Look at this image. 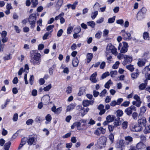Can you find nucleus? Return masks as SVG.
<instances>
[{"label":"nucleus","mask_w":150,"mask_h":150,"mask_svg":"<svg viewBox=\"0 0 150 150\" xmlns=\"http://www.w3.org/2000/svg\"><path fill=\"white\" fill-rule=\"evenodd\" d=\"M86 122V120L81 119L79 122H76L74 124L76 126L78 130H84L87 128Z\"/></svg>","instance_id":"nucleus-1"},{"label":"nucleus","mask_w":150,"mask_h":150,"mask_svg":"<svg viewBox=\"0 0 150 150\" xmlns=\"http://www.w3.org/2000/svg\"><path fill=\"white\" fill-rule=\"evenodd\" d=\"M110 52H112L115 55H116L117 54L116 48L111 44H109L106 47V53L108 54V53Z\"/></svg>","instance_id":"nucleus-2"},{"label":"nucleus","mask_w":150,"mask_h":150,"mask_svg":"<svg viewBox=\"0 0 150 150\" xmlns=\"http://www.w3.org/2000/svg\"><path fill=\"white\" fill-rule=\"evenodd\" d=\"M41 55L39 53H35L33 58L31 59L30 62L33 64L34 65H38L40 62Z\"/></svg>","instance_id":"nucleus-3"},{"label":"nucleus","mask_w":150,"mask_h":150,"mask_svg":"<svg viewBox=\"0 0 150 150\" xmlns=\"http://www.w3.org/2000/svg\"><path fill=\"white\" fill-rule=\"evenodd\" d=\"M128 47V44L125 42H123L122 43H120L118 47V50L120 49L121 53H124L127 51V48Z\"/></svg>","instance_id":"nucleus-4"},{"label":"nucleus","mask_w":150,"mask_h":150,"mask_svg":"<svg viewBox=\"0 0 150 150\" xmlns=\"http://www.w3.org/2000/svg\"><path fill=\"white\" fill-rule=\"evenodd\" d=\"M36 18V14L35 13H32L29 16V21L32 28H33L35 26Z\"/></svg>","instance_id":"nucleus-5"},{"label":"nucleus","mask_w":150,"mask_h":150,"mask_svg":"<svg viewBox=\"0 0 150 150\" xmlns=\"http://www.w3.org/2000/svg\"><path fill=\"white\" fill-rule=\"evenodd\" d=\"M121 33L124 40H129L131 39V34L129 32H126L125 30H123L121 31Z\"/></svg>","instance_id":"nucleus-6"},{"label":"nucleus","mask_w":150,"mask_h":150,"mask_svg":"<svg viewBox=\"0 0 150 150\" xmlns=\"http://www.w3.org/2000/svg\"><path fill=\"white\" fill-rule=\"evenodd\" d=\"M106 138L105 137H100L98 140V144L101 147H104L106 144Z\"/></svg>","instance_id":"nucleus-7"},{"label":"nucleus","mask_w":150,"mask_h":150,"mask_svg":"<svg viewBox=\"0 0 150 150\" xmlns=\"http://www.w3.org/2000/svg\"><path fill=\"white\" fill-rule=\"evenodd\" d=\"M146 120L144 117L139 119L137 121V124L142 127L145 126L146 124Z\"/></svg>","instance_id":"nucleus-8"},{"label":"nucleus","mask_w":150,"mask_h":150,"mask_svg":"<svg viewBox=\"0 0 150 150\" xmlns=\"http://www.w3.org/2000/svg\"><path fill=\"white\" fill-rule=\"evenodd\" d=\"M125 61L123 62V64L124 65H125L131 62L132 61V56L127 55H125L124 56Z\"/></svg>","instance_id":"nucleus-9"},{"label":"nucleus","mask_w":150,"mask_h":150,"mask_svg":"<svg viewBox=\"0 0 150 150\" xmlns=\"http://www.w3.org/2000/svg\"><path fill=\"white\" fill-rule=\"evenodd\" d=\"M132 110L136 111V109L135 107L132 105L127 108L125 110V112L128 115H130L132 113Z\"/></svg>","instance_id":"nucleus-10"},{"label":"nucleus","mask_w":150,"mask_h":150,"mask_svg":"<svg viewBox=\"0 0 150 150\" xmlns=\"http://www.w3.org/2000/svg\"><path fill=\"white\" fill-rule=\"evenodd\" d=\"M123 101V99L122 98H119L117 100H112L110 103V105L112 107L115 106L116 105H120Z\"/></svg>","instance_id":"nucleus-11"},{"label":"nucleus","mask_w":150,"mask_h":150,"mask_svg":"<svg viewBox=\"0 0 150 150\" xmlns=\"http://www.w3.org/2000/svg\"><path fill=\"white\" fill-rule=\"evenodd\" d=\"M94 101L93 100H83L82 102V104L83 106L87 107L89 105H92L94 103Z\"/></svg>","instance_id":"nucleus-12"},{"label":"nucleus","mask_w":150,"mask_h":150,"mask_svg":"<svg viewBox=\"0 0 150 150\" xmlns=\"http://www.w3.org/2000/svg\"><path fill=\"white\" fill-rule=\"evenodd\" d=\"M125 143L126 145H128L133 141V138L130 136H127L125 137Z\"/></svg>","instance_id":"nucleus-13"},{"label":"nucleus","mask_w":150,"mask_h":150,"mask_svg":"<svg viewBox=\"0 0 150 150\" xmlns=\"http://www.w3.org/2000/svg\"><path fill=\"white\" fill-rule=\"evenodd\" d=\"M142 127L139 125L138 124L135 125L131 129V130L133 132H139L142 130Z\"/></svg>","instance_id":"nucleus-14"},{"label":"nucleus","mask_w":150,"mask_h":150,"mask_svg":"<svg viewBox=\"0 0 150 150\" xmlns=\"http://www.w3.org/2000/svg\"><path fill=\"white\" fill-rule=\"evenodd\" d=\"M104 106L102 104L100 105L98 107V109H99L100 111L99 112V114L100 115H102L104 114L105 112V110L104 109Z\"/></svg>","instance_id":"nucleus-15"},{"label":"nucleus","mask_w":150,"mask_h":150,"mask_svg":"<svg viewBox=\"0 0 150 150\" xmlns=\"http://www.w3.org/2000/svg\"><path fill=\"white\" fill-rule=\"evenodd\" d=\"M146 62V60L145 59H139L137 62V64L139 67H142L144 66Z\"/></svg>","instance_id":"nucleus-16"},{"label":"nucleus","mask_w":150,"mask_h":150,"mask_svg":"<svg viewBox=\"0 0 150 150\" xmlns=\"http://www.w3.org/2000/svg\"><path fill=\"white\" fill-rule=\"evenodd\" d=\"M97 75L96 72H95L91 75L90 77V80L93 83H96L97 81V80L96 79Z\"/></svg>","instance_id":"nucleus-17"},{"label":"nucleus","mask_w":150,"mask_h":150,"mask_svg":"<svg viewBox=\"0 0 150 150\" xmlns=\"http://www.w3.org/2000/svg\"><path fill=\"white\" fill-rule=\"evenodd\" d=\"M146 146L142 142H139L136 145V148L138 149L142 150L145 148Z\"/></svg>","instance_id":"nucleus-18"},{"label":"nucleus","mask_w":150,"mask_h":150,"mask_svg":"<svg viewBox=\"0 0 150 150\" xmlns=\"http://www.w3.org/2000/svg\"><path fill=\"white\" fill-rule=\"evenodd\" d=\"M63 2V0H58L56 4V7L57 9H59L62 6Z\"/></svg>","instance_id":"nucleus-19"},{"label":"nucleus","mask_w":150,"mask_h":150,"mask_svg":"<svg viewBox=\"0 0 150 150\" xmlns=\"http://www.w3.org/2000/svg\"><path fill=\"white\" fill-rule=\"evenodd\" d=\"M139 74V72L137 70H136V72H134L132 73L131 74V76L132 78L133 79H135L137 78Z\"/></svg>","instance_id":"nucleus-20"},{"label":"nucleus","mask_w":150,"mask_h":150,"mask_svg":"<svg viewBox=\"0 0 150 150\" xmlns=\"http://www.w3.org/2000/svg\"><path fill=\"white\" fill-rule=\"evenodd\" d=\"M89 108L83 109L79 112V113H80L81 116L82 117H83L86 114H87V112L89 111Z\"/></svg>","instance_id":"nucleus-21"},{"label":"nucleus","mask_w":150,"mask_h":150,"mask_svg":"<svg viewBox=\"0 0 150 150\" xmlns=\"http://www.w3.org/2000/svg\"><path fill=\"white\" fill-rule=\"evenodd\" d=\"M144 15L142 12H138L137 14V18L138 20L141 21L144 18Z\"/></svg>","instance_id":"nucleus-22"},{"label":"nucleus","mask_w":150,"mask_h":150,"mask_svg":"<svg viewBox=\"0 0 150 150\" xmlns=\"http://www.w3.org/2000/svg\"><path fill=\"white\" fill-rule=\"evenodd\" d=\"M79 63V61L77 57L74 58L73 59L72 61V64L73 66L74 67H76L78 65Z\"/></svg>","instance_id":"nucleus-23"},{"label":"nucleus","mask_w":150,"mask_h":150,"mask_svg":"<svg viewBox=\"0 0 150 150\" xmlns=\"http://www.w3.org/2000/svg\"><path fill=\"white\" fill-rule=\"evenodd\" d=\"M124 140L121 139L119 141V143H117L116 144L117 148H119L122 147L124 145Z\"/></svg>","instance_id":"nucleus-24"},{"label":"nucleus","mask_w":150,"mask_h":150,"mask_svg":"<svg viewBox=\"0 0 150 150\" xmlns=\"http://www.w3.org/2000/svg\"><path fill=\"white\" fill-rule=\"evenodd\" d=\"M86 93L85 88L84 87L81 88L79 91V92L78 93L79 96H81L83 94Z\"/></svg>","instance_id":"nucleus-25"},{"label":"nucleus","mask_w":150,"mask_h":150,"mask_svg":"<svg viewBox=\"0 0 150 150\" xmlns=\"http://www.w3.org/2000/svg\"><path fill=\"white\" fill-rule=\"evenodd\" d=\"M61 68L63 69V72L64 73L68 74L69 72V69L68 67H66L63 64H62Z\"/></svg>","instance_id":"nucleus-26"},{"label":"nucleus","mask_w":150,"mask_h":150,"mask_svg":"<svg viewBox=\"0 0 150 150\" xmlns=\"http://www.w3.org/2000/svg\"><path fill=\"white\" fill-rule=\"evenodd\" d=\"M143 132L145 134L150 133V125L145 126Z\"/></svg>","instance_id":"nucleus-27"},{"label":"nucleus","mask_w":150,"mask_h":150,"mask_svg":"<svg viewBox=\"0 0 150 150\" xmlns=\"http://www.w3.org/2000/svg\"><path fill=\"white\" fill-rule=\"evenodd\" d=\"M76 106V105L75 104H71L69 105L67 107L66 110L67 111H69L73 110L74 108Z\"/></svg>","instance_id":"nucleus-28"},{"label":"nucleus","mask_w":150,"mask_h":150,"mask_svg":"<svg viewBox=\"0 0 150 150\" xmlns=\"http://www.w3.org/2000/svg\"><path fill=\"white\" fill-rule=\"evenodd\" d=\"M143 37L144 39L146 40H149L150 38L149 36L148 33L146 32H144L143 34Z\"/></svg>","instance_id":"nucleus-29"},{"label":"nucleus","mask_w":150,"mask_h":150,"mask_svg":"<svg viewBox=\"0 0 150 150\" xmlns=\"http://www.w3.org/2000/svg\"><path fill=\"white\" fill-rule=\"evenodd\" d=\"M146 108L144 106H143L140 108V112L139 115H143L146 110Z\"/></svg>","instance_id":"nucleus-30"},{"label":"nucleus","mask_w":150,"mask_h":150,"mask_svg":"<svg viewBox=\"0 0 150 150\" xmlns=\"http://www.w3.org/2000/svg\"><path fill=\"white\" fill-rule=\"evenodd\" d=\"M35 140V139L34 137H30L28 139L27 142L29 145H31L34 143Z\"/></svg>","instance_id":"nucleus-31"},{"label":"nucleus","mask_w":150,"mask_h":150,"mask_svg":"<svg viewBox=\"0 0 150 150\" xmlns=\"http://www.w3.org/2000/svg\"><path fill=\"white\" fill-rule=\"evenodd\" d=\"M32 3V7L35 8L36 7L38 4V0H30Z\"/></svg>","instance_id":"nucleus-32"},{"label":"nucleus","mask_w":150,"mask_h":150,"mask_svg":"<svg viewBox=\"0 0 150 150\" xmlns=\"http://www.w3.org/2000/svg\"><path fill=\"white\" fill-rule=\"evenodd\" d=\"M93 57V55L92 54L90 53H88L87 55V62L88 63H89L91 61L92 58Z\"/></svg>","instance_id":"nucleus-33"},{"label":"nucleus","mask_w":150,"mask_h":150,"mask_svg":"<svg viewBox=\"0 0 150 150\" xmlns=\"http://www.w3.org/2000/svg\"><path fill=\"white\" fill-rule=\"evenodd\" d=\"M98 12L97 11L92 12L91 14V17L92 20H94L98 15Z\"/></svg>","instance_id":"nucleus-34"},{"label":"nucleus","mask_w":150,"mask_h":150,"mask_svg":"<svg viewBox=\"0 0 150 150\" xmlns=\"http://www.w3.org/2000/svg\"><path fill=\"white\" fill-rule=\"evenodd\" d=\"M114 118L113 116L109 115L106 118V120L109 122H112L114 120Z\"/></svg>","instance_id":"nucleus-35"},{"label":"nucleus","mask_w":150,"mask_h":150,"mask_svg":"<svg viewBox=\"0 0 150 150\" xmlns=\"http://www.w3.org/2000/svg\"><path fill=\"white\" fill-rule=\"evenodd\" d=\"M87 24L88 26H91L92 28H94L96 25L95 22L92 21L87 22Z\"/></svg>","instance_id":"nucleus-36"},{"label":"nucleus","mask_w":150,"mask_h":150,"mask_svg":"<svg viewBox=\"0 0 150 150\" xmlns=\"http://www.w3.org/2000/svg\"><path fill=\"white\" fill-rule=\"evenodd\" d=\"M11 142H8L6 143L4 146V148L5 150H8L11 145Z\"/></svg>","instance_id":"nucleus-37"},{"label":"nucleus","mask_w":150,"mask_h":150,"mask_svg":"<svg viewBox=\"0 0 150 150\" xmlns=\"http://www.w3.org/2000/svg\"><path fill=\"white\" fill-rule=\"evenodd\" d=\"M141 103V101H133L132 102L133 105L136 106L137 107H139L140 106Z\"/></svg>","instance_id":"nucleus-38"},{"label":"nucleus","mask_w":150,"mask_h":150,"mask_svg":"<svg viewBox=\"0 0 150 150\" xmlns=\"http://www.w3.org/2000/svg\"><path fill=\"white\" fill-rule=\"evenodd\" d=\"M128 127V122L127 121L124 122L122 124V127L124 129H126Z\"/></svg>","instance_id":"nucleus-39"},{"label":"nucleus","mask_w":150,"mask_h":150,"mask_svg":"<svg viewBox=\"0 0 150 150\" xmlns=\"http://www.w3.org/2000/svg\"><path fill=\"white\" fill-rule=\"evenodd\" d=\"M110 76L112 77H115L117 74V72L116 70L112 71L110 72Z\"/></svg>","instance_id":"nucleus-40"},{"label":"nucleus","mask_w":150,"mask_h":150,"mask_svg":"<svg viewBox=\"0 0 150 150\" xmlns=\"http://www.w3.org/2000/svg\"><path fill=\"white\" fill-rule=\"evenodd\" d=\"M147 85V83H142L139 86V89L142 90H144L146 88Z\"/></svg>","instance_id":"nucleus-41"},{"label":"nucleus","mask_w":150,"mask_h":150,"mask_svg":"<svg viewBox=\"0 0 150 150\" xmlns=\"http://www.w3.org/2000/svg\"><path fill=\"white\" fill-rule=\"evenodd\" d=\"M112 84V83L110 80H109L105 84V87L107 88H110V86Z\"/></svg>","instance_id":"nucleus-42"},{"label":"nucleus","mask_w":150,"mask_h":150,"mask_svg":"<svg viewBox=\"0 0 150 150\" xmlns=\"http://www.w3.org/2000/svg\"><path fill=\"white\" fill-rule=\"evenodd\" d=\"M50 97L47 95L44 96L42 99V100H45L46 103L49 102L50 101Z\"/></svg>","instance_id":"nucleus-43"},{"label":"nucleus","mask_w":150,"mask_h":150,"mask_svg":"<svg viewBox=\"0 0 150 150\" xmlns=\"http://www.w3.org/2000/svg\"><path fill=\"white\" fill-rule=\"evenodd\" d=\"M102 32L100 31H98L95 34V37L97 39H100L101 38Z\"/></svg>","instance_id":"nucleus-44"},{"label":"nucleus","mask_w":150,"mask_h":150,"mask_svg":"<svg viewBox=\"0 0 150 150\" xmlns=\"http://www.w3.org/2000/svg\"><path fill=\"white\" fill-rule=\"evenodd\" d=\"M120 64V62L119 61H116L112 66V68L113 69H117Z\"/></svg>","instance_id":"nucleus-45"},{"label":"nucleus","mask_w":150,"mask_h":150,"mask_svg":"<svg viewBox=\"0 0 150 150\" xmlns=\"http://www.w3.org/2000/svg\"><path fill=\"white\" fill-rule=\"evenodd\" d=\"M126 68L128 69L131 71H133L134 69L133 66L132 65H131V64H129V65L126 66Z\"/></svg>","instance_id":"nucleus-46"},{"label":"nucleus","mask_w":150,"mask_h":150,"mask_svg":"<svg viewBox=\"0 0 150 150\" xmlns=\"http://www.w3.org/2000/svg\"><path fill=\"white\" fill-rule=\"evenodd\" d=\"M72 88L71 86H68L66 89V91L67 94H70L72 91Z\"/></svg>","instance_id":"nucleus-47"},{"label":"nucleus","mask_w":150,"mask_h":150,"mask_svg":"<svg viewBox=\"0 0 150 150\" xmlns=\"http://www.w3.org/2000/svg\"><path fill=\"white\" fill-rule=\"evenodd\" d=\"M109 138L111 142V143H112L113 142V140L114 139V135L113 134H111L109 136Z\"/></svg>","instance_id":"nucleus-48"},{"label":"nucleus","mask_w":150,"mask_h":150,"mask_svg":"<svg viewBox=\"0 0 150 150\" xmlns=\"http://www.w3.org/2000/svg\"><path fill=\"white\" fill-rule=\"evenodd\" d=\"M115 20V17L113 16V17L110 18L108 19V23H113Z\"/></svg>","instance_id":"nucleus-49"},{"label":"nucleus","mask_w":150,"mask_h":150,"mask_svg":"<svg viewBox=\"0 0 150 150\" xmlns=\"http://www.w3.org/2000/svg\"><path fill=\"white\" fill-rule=\"evenodd\" d=\"M52 85L50 84L47 86L44 87L43 89L45 91H48L51 88Z\"/></svg>","instance_id":"nucleus-50"},{"label":"nucleus","mask_w":150,"mask_h":150,"mask_svg":"<svg viewBox=\"0 0 150 150\" xmlns=\"http://www.w3.org/2000/svg\"><path fill=\"white\" fill-rule=\"evenodd\" d=\"M34 79V76L33 75H31L30 76V78L29 80L30 83L31 85H32L33 83V80Z\"/></svg>","instance_id":"nucleus-51"},{"label":"nucleus","mask_w":150,"mask_h":150,"mask_svg":"<svg viewBox=\"0 0 150 150\" xmlns=\"http://www.w3.org/2000/svg\"><path fill=\"white\" fill-rule=\"evenodd\" d=\"M100 6V4L97 2L93 6L94 10L98 9Z\"/></svg>","instance_id":"nucleus-52"},{"label":"nucleus","mask_w":150,"mask_h":150,"mask_svg":"<svg viewBox=\"0 0 150 150\" xmlns=\"http://www.w3.org/2000/svg\"><path fill=\"white\" fill-rule=\"evenodd\" d=\"M33 120L31 119L28 120L26 122V124L28 125H31L33 122Z\"/></svg>","instance_id":"nucleus-53"},{"label":"nucleus","mask_w":150,"mask_h":150,"mask_svg":"<svg viewBox=\"0 0 150 150\" xmlns=\"http://www.w3.org/2000/svg\"><path fill=\"white\" fill-rule=\"evenodd\" d=\"M117 115L118 116L121 117L123 114V111L121 110H118L117 111Z\"/></svg>","instance_id":"nucleus-54"},{"label":"nucleus","mask_w":150,"mask_h":150,"mask_svg":"<svg viewBox=\"0 0 150 150\" xmlns=\"http://www.w3.org/2000/svg\"><path fill=\"white\" fill-rule=\"evenodd\" d=\"M45 119L48 122H50L52 119L51 115L50 114H48L45 117Z\"/></svg>","instance_id":"nucleus-55"},{"label":"nucleus","mask_w":150,"mask_h":150,"mask_svg":"<svg viewBox=\"0 0 150 150\" xmlns=\"http://www.w3.org/2000/svg\"><path fill=\"white\" fill-rule=\"evenodd\" d=\"M130 102L129 101H125L121 105V106H123L125 107H127L129 106Z\"/></svg>","instance_id":"nucleus-56"},{"label":"nucleus","mask_w":150,"mask_h":150,"mask_svg":"<svg viewBox=\"0 0 150 150\" xmlns=\"http://www.w3.org/2000/svg\"><path fill=\"white\" fill-rule=\"evenodd\" d=\"M107 92V91L105 89H104L100 93V97H103L104 96Z\"/></svg>","instance_id":"nucleus-57"},{"label":"nucleus","mask_w":150,"mask_h":150,"mask_svg":"<svg viewBox=\"0 0 150 150\" xmlns=\"http://www.w3.org/2000/svg\"><path fill=\"white\" fill-rule=\"evenodd\" d=\"M54 26L53 25H49L47 27L46 30L47 31L51 30L54 28Z\"/></svg>","instance_id":"nucleus-58"},{"label":"nucleus","mask_w":150,"mask_h":150,"mask_svg":"<svg viewBox=\"0 0 150 150\" xmlns=\"http://www.w3.org/2000/svg\"><path fill=\"white\" fill-rule=\"evenodd\" d=\"M110 75V73L108 72H106L103 74L102 76V79H104L107 76H109Z\"/></svg>","instance_id":"nucleus-59"},{"label":"nucleus","mask_w":150,"mask_h":150,"mask_svg":"<svg viewBox=\"0 0 150 150\" xmlns=\"http://www.w3.org/2000/svg\"><path fill=\"white\" fill-rule=\"evenodd\" d=\"M121 123L118 120L115 121L114 123V126L116 127L117 126H120L121 124Z\"/></svg>","instance_id":"nucleus-60"},{"label":"nucleus","mask_w":150,"mask_h":150,"mask_svg":"<svg viewBox=\"0 0 150 150\" xmlns=\"http://www.w3.org/2000/svg\"><path fill=\"white\" fill-rule=\"evenodd\" d=\"M109 33V30L107 29H105L103 31V36L105 37Z\"/></svg>","instance_id":"nucleus-61"},{"label":"nucleus","mask_w":150,"mask_h":150,"mask_svg":"<svg viewBox=\"0 0 150 150\" xmlns=\"http://www.w3.org/2000/svg\"><path fill=\"white\" fill-rule=\"evenodd\" d=\"M62 111V107H59L57 108L56 109V111L55 113L56 114H59Z\"/></svg>","instance_id":"nucleus-62"},{"label":"nucleus","mask_w":150,"mask_h":150,"mask_svg":"<svg viewBox=\"0 0 150 150\" xmlns=\"http://www.w3.org/2000/svg\"><path fill=\"white\" fill-rule=\"evenodd\" d=\"M81 30V28L80 27H78L75 28L74 29V32L75 33H80Z\"/></svg>","instance_id":"nucleus-63"},{"label":"nucleus","mask_w":150,"mask_h":150,"mask_svg":"<svg viewBox=\"0 0 150 150\" xmlns=\"http://www.w3.org/2000/svg\"><path fill=\"white\" fill-rule=\"evenodd\" d=\"M103 17H101L100 18L97 20L96 22L97 23L100 24L103 22Z\"/></svg>","instance_id":"nucleus-64"}]
</instances>
